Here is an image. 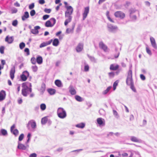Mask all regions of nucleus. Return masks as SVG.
I'll return each mask as SVG.
<instances>
[{
  "mask_svg": "<svg viewBox=\"0 0 157 157\" xmlns=\"http://www.w3.org/2000/svg\"><path fill=\"white\" fill-rule=\"evenodd\" d=\"M109 11H107L106 12V16L107 17L108 19L110 22H111L112 23H114V21L113 20H112L110 17L109 15Z\"/></svg>",
  "mask_w": 157,
  "mask_h": 157,
  "instance_id": "5701e85b",
  "label": "nucleus"
},
{
  "mask_svg": "<svg viewBox=\"0 0 157 157\" xmlns=\"http://www.w3.org/2000/svg\"><path fill=\"white\" fill-rule=\"evenodd\" d=\"M66 9L67 10L65 12V14L71 15L73 11L72 7L71 6H69Z\"/></svg>",
  "mask_w": 157,
  "mask_h": 157,
  "instance_id": "9b49d317",
  "label": "nucleus"
},
{
  "mask_svg": "<svg viewBox=\"0 0 157 157\" xmlns=\"http://www.w3.org/2000/svg\"><path fill=\"white\" fill-rule=\"evenodd\" d=\"M25 52L26 53L27 55V56L29 55L30 54L29 50L28 48H26L24 50Z\"/></svg>",
  "mask_w": 157,
  "mask_h": 157,
  "instance_id": "09e8293b",
  "label": "nucleus"
},
{
  "mask_svg": "<svg viewBox=\"0 0 157 157\" xmlns=\"http://www.w3.org/2000/svg\"><path fill=\"white\" fill-rule=\"evenodd\" d=\"M69 91L72 95H75L76 94V91L72 87H71Z\"/></svg>",
  "mask_w": 157,
  "mask_h": 157,
  "instance_id": "393cba45",
  "label": "nucleus"
},
{
  "mask_svg": "<svg viewBox=\"0 0 157 157\" xmlns=\"http://www.w3.org/2000/svg\"><path fill=\"white\" fill-rule=\"evenodd\" d=\"M48 93L51 95H53L55 94L56 90L54 89H50L48 90Z\"/></svg>",
  "mask_w": 157,
  "mask_h": 157,
  "instance_id": "c756f323",
  "label": "nucleus"
},
{
  "mask_svg": "<svg viewBox=\"0 0 157 157\" xmlns=\"http://www.w3.org/2000/svg\"><path fill=\"white\" fill-rule=\"evenodd\" d=\"M146 51L150 55H151L152 53L150 49L148 47H146Z\"/></svg>",
  "mask_w": 157,
  "mask_h": 157,
  "instance_id": "49530a36",
  "label": "nucleus"
},
{
  "mask_svg": "<svg viewBox=\"0 0 157 157\" xmlns=\"http://www.w3.org/2000/svg\"><path fill=\"white\" fill-rule=\"evenodd\" d=\"M12 133H13L15 136H17L19 134V131L17 129H15L12 132H11Z\"/></svg>",
  "mask_w": 157,
  "mask_h": 157,
  "instance_id": "473e14b6",
  "label": "nucleus"
},
{
  "mask_svg": "<svg viewBox=\"0 0 157 157\" xmlns=\"http://www.w3.org/2000/svg\"><path fill=\"white\" fill-rule=\"evenodd\" d=\"M113 114L115 116H117L118 115V113L115 110H113Z\"/></svg>",
  "mask_w": 157,
  "mask_h": 157,
  "instance_id": "0e129e2a",
  "label": "nucleus"
},
{
  "mask_svg": "<svg viewBox=\"0 0 157 157\" xmlns=\"http://www.w3.org/2000/svg\"><path fill=\"white\" fill-rule=\"evenodd\" d=\"M22 89H25L29 88L27 85V82H23L22 84Z\"/></svg>",
  "mask_w": 157,
  "mask_h": 157,
  "instance_id": "7c9ffc66",
  "label": "nucleus"
},
{
  "mask_svg": "<svg viewBox=\"0 0 157 157\" xmlns=\"http://www.w3.org/2000/svg\"><path fill=\"white\" fill-rule=\"evenodd\" d=\"M15 72V66L12 67L10 71V76L12 80H13L14 78V74Z\"/></svg>",
  "mask_w": 157,
  "mask_h": 157,
  "instance_id": "9d476101",
  "label": "nucleus"
},
{
  "mask_svg": "<svg viewBox=\"0 0 157 157\" xmlns=\"http://www.w3.org/2000/svg\"><path fill=\"white\" fill-rule=\"evenodd\" d=\"M29 73L27 71H25L23 72L22 74L20 76L21 80L22 81H25L29 76Z\"/></svg>",
  "mask_w": 157,
  "mask_h": 157,
  "instance_id": "7ed1b4c3",
  "label": "nucleus"
},
{
  "mask_svg": "<svg viewBox=\"0 0 157 157\" xmlns=\"http://www.w3.org/2000/svg\"><path fill=\"white\" fill-rule=\"evenodd\" d=\"M45 26L47 27H52L53 26L52 23V22L50 20H48L46 22Z\"/></svg>",
  "mask_w": 157,
  "mask_h": 157,
  "instance_id": "b1692460",
  "label": "nucleus"
},
{
  "mask_svg": "<svg viewBox=\"0 0 157 157\" xmlns=\"http://www.w3.org/2000/svg\"><path fill=\"white\" fill-rule=\"evenodd\" d=\"M111 31H113L114 30H116L117 29V26H112L111 27H109Z\"/></svg>",
  "mask_w": 157,
  "mask_h": 157,
  "instance_id": "37998d69",
  "label": "nucleus"
},
{
  "mask_svg": "<svg viewBox=\"0 0 157 157\" xmlns=\"http://www.w3.org/2000/svg\"><path fill=\"white\" fill-rule=\"evenodd\" d=\"M75 98V99L78 101H82V98L79 96L76 95Z\"/></svg>",
  "mask_w": 157,
  "mask_h": 157,
  "instance_id": "f704fd0d",
  "label": "nucleus"
},
{
  "mask_svg": "<svg viewBox=\"0 0 157 157\" xmlns=\"http://www.w3.org/2000/svg\"><path fill=\"white\" fill-rule=\"evenodd\" d=\"M40 27L39 26H36L34 27V29H32L31 30V32L33 34H36L38 33V29H40Z\"/></svg>",
  "mask_w": 157,
  "mask_h": 157,
  "instance_id": "dca6fc26",
  "label": "nucleus"
},
{
  "mask_svg": "<svg viewBox=\"0 0 157 157\" xmlns=\"http://www.w3.org/2000/svg\"><path fill=\"white\" fill-rule=\"evenodd\" d=\"M112 87L111 86H109L103 92V94H107L109 91L110 90Z\"/></svg>",
  "mask_w": 157,
  "mask_h": 157,
  "instance_id": "2f4dec72",
  "label": "nucleus"
},
{
  "mask_svg": "<svg viewBox=\"0 0 157 157\" xmlns=\"http://www.w3.org/2000/svg\"><path fill=\"white\" fill-rule=\"evenodd\" d=\"M6 62L4 60H2L1 61V63L2 65H4L5 64Z\"/></svg>",
  "mask_w": 157,
  "mask_h": 157,
  "instance_id": "774afa93",
  "label": "nucleus"
},
{
  "mask_svg": "<svg viewBox=\"0 0 157 157\" xmlns=\"http://www.w3.org/2000/svg\"><path fill=\"white\" fill-rule=\"evenodd\" d=\"M114 15L116 17L119 18L121 19L124 18L125 16V13L121 11L116 12Z\"/></svg>",
  "mask_w": 157,
  "mask_h": 157,
  "instance_id": "20e7f679",
  "label": "nucleus"
},
{
  "mask_svg": "<svg viewBox=\"0 0 157 157\" xmlns=\"http://www.w3.org/2000/svg\"><path fill=\"white\" fill-rule=\"evenodd\" d=\"M39 2L40 4H43L45 3L44 0H39Z\"/></svg>",
  "mask_w": 157,
  "mask_h": 157,
  "instance_id": "680f3d73",
  "label": "nucleus"
},
{
  "mask_svg": "<svg viewBox=\"0 0 157 157\" xmlns=\"http://www.w3.org/2000/svg\"><path fill=\"white\" fill-rule=\"evenodd\" d=\"M59 43V41L58 39H55L52 42V44L53 46H57L58 45Z\"/></svg>",
  "mask_w": 157,
  "mask_h": 157,
  "instance_id": "4be33fe9",
  "label": "nucleus"
},
{
  "mask_svg": "<svg viewBox=\"0 0 157 157\" xmlns=\"http://www.w3.org/2000/svg\"><path fill=\"white\" fill-rule=\"evenodd\" d=\"M36 62L39 64H41L43 62V59L41 56H39L36 58Z\"/></svg>",
  "mask_w": 157,
  "mask_h": 157,
  "instance_id": "412c9836",
  "label": "nucleus"
},
{
  "mask_svg": "<svg viewBox=\"0 0 157 157\" xmlns=\"http://www.w3.org/2000/svg\"><path fill=\"white\" fill-rule=\"evenodd\" d=\"M31 127L33 128H34L36 127V124L35 122H30Z\"/></svg>",
  "mask_w": 157,
  "mask_h": 157,
  "instance_id": "ea45409f",
  "label": "nucleus"
},
{
  "mask_svg": "<svg viewBox=\"0 0 157 157\" xmlns=\"http://www.w3.org/2000/svg\"><path fill=\"white\" fill-rule=\"evenodd\" d=\"M52 41V40L51 39L48 42H43V43H41L40 44V48H41L45 47L48 45H49L51 43Z\"/></svg>",
  "mask_w": 157,
  "mask_h": 157,
  "instance_id": "2eb2a0df",
  "label": "nucleus"
},
{
  "mask_svg": "<svg viewBox=\"0 0 157 157\" xmlns=\"http://www.w3.org/2000/svg\"><path fill=\"white\" fill-rule=\"evenodd\" d=\"M32 69L34 72H36L37 71L38 67L36 66H33L32 67Z\"/></svg>",
  "mask_w": 157,
  "mask_h": 157,
  "instance_id": "8fccbe9b",
  "label": "nucleus"
},
{
  "mask_svg": "<svg viewBox=\"0 0 157 157\" xmlns=\"http://www.w3.org/2000/svg\"><path fill=\"white\" fill-rule=\"evenodd\" d=\"M25 44L24 42H21L19 44V47L20 49H22L25 47Z\"/></svg>",
  "mask_w": 157,
  "mask_h": 157,
  "instance_id": "4c0bfd02",
  "label": "nucleus"
},
{
  "mask_svg": "<svg viewBox=\"0 0 157 157\" xmlns=\"http://www.w3.org/2000/svg\"><path fill=\"white\" fill-rule=\"evenodd\" d=\"M72 31V30L71 29L67 28L66 30V33H70Z\"/></svg>",
  "mask_w": 157,
  "mask_h": 157,
  "instance_id": "69168bd1",
  "label": "nucleus"
},
{
  "mask_svg": "<svg viewBox=\"0 0 157 157\" xmlns=\"http://www.w3.org/2000/svg\"><path fill=\"white\" fill-rule=\"evenodd\" d=\"M140 78L141 79L143 80H145V76L143 74H141L140 75Z\"/></svg>",
  "mask_w": 157,
  "mask_h": 157,
  "instance_id": "052dcab7",
  "label": "nucleus"
},
{
  "mask_svg": "<svg viewBox=\"0 0 157 157\" xmlns=\"http://www.w3.org/2000/svg\"><path fill=\"white\" fill-rule=\"evenodd\" d=\"M119 67V66L118 64L114 65V64H111L110 66L109 69L110 70L113 71L117 70Z\"/></svg>",
  "mask_w": 157,
  "mask_h": 157,
  "instance_id": "f3484780",
  "label": "nucleus"
},
{
  "mask_svg": "<svg viewBox=\"0 0 157 157\" xmlns=\"http://www.w3.org/2000/svg\"><path fill=\"white\" fill-rule=\"evenodd\" d=\"M97 121L100 126H103L105 124V120L101 118H98L97 120Z\"/></svg>",
  "mask_w": 157,
  "mask_h": 157,
  "instance_id": "f8f14e48",
  "label": "nucleus"
},
{
  "mask_svg": "<svg viewBox=\"0 0 157 157\" xmlns=\"http://www.w3.org/2000/svg\"><path fill=\"white\" fill-rule=\"evenodd\" d=\"M51 11V10L50 9L46 8L44 9V11L47 13H50Z\"/></svg>",
  "mask_w": 157,
  "mask_h": 157,
  "instance_id": "6e6d98bb",
  "label": "nucleus"
},
{
  "mask_svg": "<svg viewBox=\"0 0 157 157\" xmlns=\"http://www.w3.org/2000/svg\"><path fill=\"white\" fill-rule=\"evenodd\" d=\"M1 131L2 135L5 136L7 134V132L6 130L4 129H2Z\"/></svg>",
  "mask_w": 157,
  "mask_h": 157,
  "instance_id": "c03bdc74",
  "label": "nucleus"
},
{
  "mask_svg": "<svg viewBox=\"0 0 157 157\" xmlns=\"http://www.w3.org/2000/svg\"><path fill=\"white\" fill-rule=\"evenodd\" d=\"M49 17V15H45L43 16V19L44 20H45L48 18Z\"/></svg>",
  "mask_w": 157,
  "mask_h": 157,
  "instance_id": "4d7b16f0",
  "label": "nucleus"
},
{
  "mask_svg": "<svg viewBox=\"0 0 157 157\" xmlns=\"http://www.w3.org/2000/svg\"><path fill=\"white\" fill-rule=\"evenodd\" d=\"M37 155L35 153H33L30 155L29 157H36Z\"/></svg>",
  "mask_w": 157,
  "mask_h": 157,
  "instance_id": "bf43d9fd",
  "label": "nucleus"
},
{
  "mask_svg": "<svg viewBox=\"0 0 157 157\" xmlns=\"http://www.w3.org/2000/svg\"><path fill=\"white\" fill-rule=\"evenodd\" d=\"M29 17V13L26 11L25 12L24 15L22 17V21H24L26 19L28 18Z\"/></svg>",
  "mask_w": 157,
  "mask_h": 157,
  "instance_id": "a211bd4d",
  "label": "nucleus"
},
{
  "mask_svg": "<svg viewBox=\"0 0 157 157\" xmlns=\"http://www.w3.org/2000/svg\"><path fill=\"white\" fill-rule=\"evenodd\" d=\"M50 21L52 22V23L53 26L56 23V20L54 18H52L50 19Z\"/></svg>",
  "mask_w": 157,
  "mask_h": 157,
  "instance_id": "a19ab883",
  "label": "nucleus"
},
{
  "mask_svg": "<svg viewBox=\"0 0 157 157\" xmlns=\"http://www.w3.org/2000/svg\"><path fill=\"white\" fill-rule=\"evenodd\" d=\"M15 127V124H13L10 128V131L11 132H12L13 130H14Z\"/></svg>",
  "mask_w": 157,
  "mask_h": 157,
  "instance_id": "e2e57ef3",
  "label": "nucleus"
},
{
  "mask_svg": "<svg viewBox=\"0 0 157 157\" xmlns=\"http://www.w3.org/2000/svg\"><path fill=\"white\" fill-rule=\"evenodd\" d=\"M55 84L58 87H60L62 86V85L61 81L59 80H56L55 82Z\"/></svg>",
  "mask_w": 157,
  "mask_h": 157,
  "instance_id": "aec40b11",
  "label": "nucleus"
},
{
  "mask_svg": "<svg viewBox=\"0 0 157 157\" xmlns=\"http://www.w3.org/2000/svg\"><path fill=\"white\" fill-rule=\"evenodd\" d=\"M119 54L120 53L118 51H116V53L114 56V57L116 58H118L119 55Z\"/></svg>",
  "mask_w": 157,
  "mask_h": 157,
  "instance_id": "5fc2aeb1",
  "label": "nucleus"
},
{
  "mask_svg": "<svg viewBox=\"0 0 157 157\" xmlns=\"http://www.w3.org/2000/svg\"><path fill=\"white\" fill-rule=\"evenodd\" d=\"M12 13H16L17 12V10L16 8L12 9L11 10Z\"/></svg>",
  "mask_w": 157,
  "mask_h": 157,
  "instance_id": "13d9d810",
  "label": "nucleus"
},
{
  "mask_svg": "<svg viewBox=\"0 0 157 157\" xmlns=\"http://www.w3.org/2000/svg\"><path fill=\"white\" fill-rule=\"evenodd\" d=\"M24 137V135L23 134H21L19 136L18 140L20 141H21Z\"/></svg>",
  "mask_w": 157,
  "mask_h": 157,
  "instance_id": "de8ad7c7",
  "label": "nucleus"
},
{
  "mask_svg": "<svg viewBox=\"0 0 157 157\" xmlns=\"http://www.w3.org/2000/svg\"><path fill=\"white\" fill-rule=\"evenodd\" d=\"M85 124L83 123L78 124L76 125V126L78 128H82L84 127Z\"/></svg>",
  "mask_w": 157,
  "mask_h": 157,
  "instance_id": "cd10ccee",
  "label": "nucleus"
},
{
  "mask_svg": "<svg viewBox=\"0 0 157 157\" xmlns=\"http://www.w3.org/2000/svg\"><path fill=\"white\" fill-rule=\"evenodd\" d=\"M89 67L88 65H87L85 66L84 70L85 71H88L89 70Z\"/></svg>",
  "mask_w": 157,
  "mask_h": 157,
  "instance_id": "3c124183",
  "label": "nucleus"
},
{
  "mask_svg": "<svg viewBox=\"0 0 157 157\" xmlns=\"http://www.w3.org/2000/svg\"><path fill=\"white\" fill-rule=\"evenodd\" d=\"M99 45V48L103 50L105 52H106L108 51V47L102 42H100Z\"/></svg>",
  "mask_w": 157,
  "mask_h": 157,
  "instance_id": "6e6552de",
  "label": "nucleus"
},
{
  "mask_svg": "<svg viewBox=\"0 0 157 157\" xmlns=\"http://www.w3.org/2000/svg\"><path fill=\"white\" fill-rule=\"evenodd\" d=\"M35 13L36 12L34 10H32L30 12V14L31 16L34 15Z\"/></svg>",
  "mask_w": 157,
  "mask_h": 157,
  "instance_id": "603ef678",
  "label": "nucleus"
},
{
  "mask_svg": "<svg viewBox=\"0 0 157 157\" xmlns=\"http://www.w3.org/2000/svg\"><path fill=\"white\" fill-rule=\"evenodd\" d=\"M48 120V119L47 117H45L43 118L41 121L42 124H45L47 122Z\"/></svg>",
  "mask_w": 157,
  "mask_h": 157,
  "instance_id": "c85d7f7f",
  "label": "nucleus"
},
{
  "mask_svg": "<svg viewBox=\"0 0 157 157\" xmlns=\"http://www.w3.org/2000/svg\"><path fill=\"white\" fill-rule=\"evenodd\" d=\"M5 49V47L3 46H1L0 47V52L2 54L4 53V50Z\"/></svg>",
  "mask_w": 157,
  "mask_h": 157,
  "instance_id": "79ce46f5",
  "label": "nucleus"
},
{
  "mask_svg": "<svg viewBox=\"0 0 157 157\" xmlns=\"http://www.w3.org/2000/svg\"><path fill=\"white\" fill-rule=\"evenodd\" d=\"M31 63L33 64H35L36 63V59L34 57H32L31 59Z\"/></svg>",
  "mask_w": 157,
  "mask_h": 157,
  "instance_id": "e433bc0d",
  "label": "nucleus"
},
{
  "mask_svg": "<svg viewBox=\"0 0 157 157\" xmlns=\"http://www.w3.org/2000/svg\"><path fill=\"white\" fill-rule=\"evenodd\" d=\"M18 24V21L17 20H14L13 21L12 25L14 26H16Z\"/></svg>",
  "mask_w": 157,
  "mask_h": 157,
  "instance_id": "a18cd8bd",
  "label": "nucleus"
},
{
  "mask_svg": "<svg viewBox=\"0 0 157 157\" xmlns=\"http://www.w3.org/2000/svg\"><path fill=\"white\" fill-rule=\"evenodd\" d=\"M83 44H78L76 48L77 52H79L81 51L83 49Z\"/></svg>",
  "mask_w": 157,
  "mask_h": 157,
  "instance_id": "ddd939ff",
  "label": "nucleus"
},
{
  "mask_svg": "<svg viewBox=\"0 0 157 157\" xmlns=\"http://www.w3.org/2000/svg\"><path fill=\"white\" fill-rule=\"evenodd\" d=\"M57 114L58 117L61 119L64 118L67 116L66 111L63 108L61 107L58 109Z\"/></svg>",
  "mask_w": 157,
  "mask_h": 157,
  "instance_id": "f03ea898",
  "label": "nucleus"
},
{
  "mask_svg": "<svg viewBox=\"0 0 157 157\" xmlns=\"http://www.w3.org/2000/svg\"><path fill=\"white\" fill-rule=\"evenodd\" d=\"M18 148L19 149L22 150H25L26 148V147L25 145L21 144H18Z\"/></svg>",
  "mask_w": 157,
  "mask_h": 157,
  "instance_id": "a878e982",
  "label": "nucleus"
},
{
  "mask_svg": "<svg viewBox=\"0 0 157 157\" xmlns=\"http://www.w3.org/2000/svg\"><path fill=\"white\" fill-rule=\"evenodd\" d=\"M118 81L117 80V81H115L114 82V83H113V90H116V87L118 85Z\"/></svg>",
  "mask_w": 157,
  "mask_h": 157,
  "instance_id": "72a5a7b5",
  "label": "nucleus"
},
{
  "mask_svg": "<svg viewBox=\"0 0 157 157\" xmlns=\"http://www.w3.org/2000/svg\"><path fill=\"white\" fill-rule=\"evenodd\" d=\"M6 93L5 91L2 90L0 91V101L4 100L6 98Z\"/></svg>",
  "mask_w": 157,
  "mask_h": 157,
  "instance_id": "1a4fd4ad",
  "label": "nucleus"
},
{
  "mask_svg": "<svg viewBox=\"0 0 157 157\" xmlns=\"http://www.w3.org/2000/svg\"><path fill=\"white\" fill-rule=\"evenodd\" d=\"M40 108L42 110H45L46 108V105L44 104H42L40 105Z\"/></svg>",
  "mask_w": 157,
  "mask_h": 157,
  "instance_id": "c9c22d12",
  "label": "nucleus"
},
{
  "mask_svg": "<svg viewBox=\"0 0 157 157\" xmlns=\"http://www.w3.org/2000/svg\"><path fill=\"white\" fill-rule=\"evenodd\" d=\"M34 3H32L30 4L29 6V8L30 10H31L34 8Z\"/></svg>",
  "mask_w": 157,
  "mask_h": 157,
  "instance_id": "864d4df0",
  "label": "nucleus"
},
{
  "mask_svg": "<svg viewBox=\"0 0 157 157\" xmlns=\"http://www.w3.org/2000/svg\"><path fill=\"white\" fill-rule=\"evenodd\" d=\"M71 15L65 14V17L66 20L64 22V25L66 26L72 20V17Z\"/></svg>",
  "mask_w": 157,
  "mask_h": 157,
  "instance_id": "39448f33",
  "label": "nucleus"
},
{
  "mask_svg": "<svg viewBox=\"0 0 157 157\" xmlns=\"http://www.w3.org/2000/svg\"><path fill=\"white\" fill-rule=\"evenodd\" d=\"M108 74L109 77L110 78H113L115 75V73L114 72H111L109 73Z\"/></svg>",
  "mask_w": 157,
  "mask_h": 157,
  "instance_id": "58836bf2",
  "label": "nucleus"
},
{
  "mask_svg": "<svg viewBox=\"0 0 157 157\" xmlns=\"http://www.w3.org/2000/svg\"><path fill=\"white\" fill-rule=\"evenodd\" d=\"M14 5L16 7H19L20 4L17 2H16L14 4Z\"/></svg>",
  "mask_w": 157,
  "mask_h": 157,
  "instance_id": "338daca9",
  "label": "nucleus"
},
{
  "mask_svg": "<svg viewBox=\"0 0 157 157\" xmlns=\"http://www.w3.org/2000/svg\"><path fill=\"white\" fill-rule=\"evenodd\" d=\"M132 73L131 69H130L128 73L126 83V84L129 86H130L131 89L134 92L136 91V89L134 86L133 79H132Z\"/></svg>",
  "mask_w": 157,
  "mask_h": 157,
  "instance_id": "f257e3e1",
  "label": "nucleus"
},
{
  "mask_svg": "<svg viewBox=\"0 0 157 157\" xmlns=\"http://www.w3.org/2000/svg\"><path fill=\"white\" fill-rule=\"evenodd\" d=\"M32 90L31 88H29L28 89H22L21 90V94L22 95L25 96L26 97L27 95L28 92L31 93Z\"/></svg>",
  "mask_w": 157,
  "mask_h": 157,
  "instance_id": "423d86ee",
  "label": "nucleus"
},
{
  "mask_svg": "<svg viewBox=\"0 0 157 157\" xmlns=\"http://www.w3.org/2000/svg\"><path fill=\"white\" fill-rule=\"evenodd\" d=\"M131 140L132 141L135 142H139L140 141L135 136H132L131 138Z\"/></svg>",
  "mask_w": 157,
  "mask_h": 157,
  "instance_id": "bb28decb",
  "label": "nucleus"
},
{
  "mask_svg": "<svg viewBox=\"0 0 157 157\" xmlns=\"http://www.w3.org/2000/svg\"><path fill=\"white\" fill-rule=\"evenodd\" d=\"M13 40L12 37H9L7 36L5 38L6 41L9 44L12 43Z\"/></svg>",
  "mask_w": 157,
  "mask_h": 157,
  "instance_id": "6ab92c4d",
  "label": "nucleus"
},
{
  "mask_svg": "<svg viewBox=\"0 0 157 157\" xmlns=\"http://www.w3.org/2000/svg\"><path fill=\"white\" fill-rule=\"evenodd\" d=\"M89 12V7L88 6L84 8V10L82 14L83 20H84L87 17Z\"/></svg>",
  "mask_w": 157,
  "mask_h": 157,
  "instance_id": "0eeeda50",
  "label": "nucleus"
},
{
  "mask_svg": "<svg viewBox=\"0 0 157 157\" xmlns=\"http://www.w3.org/2000/svg\"><path fill=\"white\" fill-rule=\"evenodd\" d=\"M150 40L152 46L155 49L157 48V46L154 38L153 37H151Z\"/></svg>",
  "mask_w": 157,
  "mask_h": 157,
  "instance_id": "4468645a",
  "label": "nucleus"
}]
</instances>
